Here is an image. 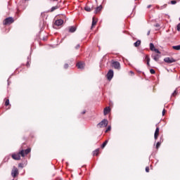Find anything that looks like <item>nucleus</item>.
<instances>
[{
  "instance_id": "25",
  "label": "nucleus",
  "mask_w": 180,
  "mask_h": 180,
  "mask_svg": "<svg viewBox=\"0 0 180 180\" xmlns=\"http://www.w3.org/2000/svg\"><path fill=\"white\" fill-rule=\"evenodd\" d=\"M172 49H174V50H180V45L173 46Z\"/></svg>"
},
{
  "instance_id": "5",
  "label": "nucleus",
  "mask_w": 180,
  "mask_h": 180,
  "mask_svg": "<svg viewBox=\"0 0 180 180\" xmlns=\"http://www.w3.org/2000/svg\"><path fill=\"white\" fill-rule=\"evenodd\" d=\"M164 61L167 64H172V63H175L176 60H175L174 58L166 57L164 58Z\"/></svg>"
},
{
  "instance_id": "13",
  "label": "nucleus",
  "mask_w": 180,
  "mask_h": 180,
  "mask_svg": "<svg viewBox=\"0 0 180 180\" xmlns=\"http://www.w3.org/2000/svg\"><path fill=\"white\" fill-rule=\"evenodd\" d=\"M110 112V107L105 108L103 110L104 116H106V115H108V113H109Z\"/></svg>"
},
{
  "instance_id": "1",
  "label": "nucleus",
  "mask_w": 180,
  "mask_h": 180,
  "mask_svg": "<svg viewBox=\"0 0 180 180\" xmlns=\"http://www.w3.org/2000/svg\"><path fill=\"white\" fill-rule=\"evenodd\" d=\"M20 155H21V157H25V150H21L17 153H13L11 155V157H12L13 160H15V161H19V160H20Z\"/></svg>"
},
{
  "instance_id": "46",
  "label": "nucleus",
  "mask_w": 180,
  "mask_h": 180,
  "mask_svg": "<svg viewBox=\"0 0 180 180\" xmlns=\"http://www.w3.org/2000/svg\"><path fill=\"white\" fill-rule=\"evenodd\" d=\"M8 85H9V79L7 80Z\"/></svg>"
},
{
  "instance_id": "33",
  "label": "nucleus",
  "mask_w": 180,
  "mask_h": 180,
  "mask_svg": "<svg viewBox=\"0 0 180 180\" xmlns=\"http://www.w3.org/2000/svg\"><path fill=\"white\" fill-rule=\"evenodd\" d=\"M68 67H69L68 64L65 63V64L64 65V69H65V70H67V68H68Z\"/></svg>"
},
{
  "instance_id": "36",
  "label": "nucleus",
  "mask_w": 180,
  "mask_h": 180,
  "mask_svg": "<svg viewBox=\"0 0 180 180\" xmlns=\"http://www.w3.org/2000/svg\"><path fill=\"white\" fill-rule=\"evenodd\" d=\"M79 47H81V45L77 44V45L75 46L76 50H78V49H79Z\"/></svg>"
},
{
  "instance_id": "30",
  "label": "nucleus",
  "mask_w": 180,
  "mask_h": 180,
  "mask_svg": "<svg viewBox=\"0 0 180 180\" xmlns=\"http://www.w3.org/2000/svg\"><path fill=\"white\" fill-rule=\"evenodd\" d=\"M9 105V99H6L5 102V106Z\"/></svg>"
},
{
  "instance_id": "19",
  "label": "nucleus",
  "mask_w": 180,
  "mask_h": 180,
  "mask_svg": "<svg viewBox=\"0 0 180 180\" xmlns=\"http://www.w3.org/2000/svg\"><path fill=\"white\" fill-rule=\"evenodd\" d=\"M96 23H98V20H95V17H93L92 24H91L92 27H94V26H95V25H96Z\"/></svg>"
},
{
  "instance_id": "14",
  "label": "nucleus",
  "mask_w": 180,
  "mask_h": 180,
  "mask_svg": "<svg viewBox=\"0 0 180 180\" xmlns=\"http://www.w3.org/2000/svg\"><path fill=\"white\" fill-rule=\"evenodd\" d=\"M102 5H100L99 6L96 7L94 13H98V12H101L102 11Z\"/></svg>"
},
{
  "instance_id": "8",
  "label": "nucleus",
  "mask_w": 180,
  "mask_h": 180,
  "mask_svg": "<svg viewBox=\"0 0 180 180\" xmlns=\"http://www.w3.org/2000/svg\"><path fill=\"white\" fill-rule=\"evenodd\" d=\"M151 57L154 60V61H156L157 63H158V61H160V58L161 56L158 54H152Z\"/></svg>"
},
{
  "instance_id": "40",
  "label": "nucleus",
  "mask_w": 180,
  "mask_h": 180,
  "mask_svg": "<svg viewBox=\"0 0 180 180\" xmlns=\"http://www.w3.org/2000/svg\"><path fill=\"white\" fill-rule=\"evenodd\" d=\"M165 112H166L165 109H163L162 112V116H164V115H165Z\"/></svg>"
},
{
  "instance_id": "15",
  "label": "nucleus",
  "mask_w": 180,
  "mask_h": 180,
  "mask_svg": "<svg viewBox=\"0 0 180 180\" xmlns=\"http://www.w3.org/2000/svg\"><path fill=\"white\" fill-rule=\"evenodd\" d=\"M140 44H141V41L140 39H138L135 43H134V47H139L140 46Z\"/></svg>"
},
{
  "instance_id": "22",
  "label": "nucleus",
  "mask_w": 180,
  "mask_h": 180,
  "mask_svg": "<svg viewBox=\"0 0 180 180\" xmlns=\"http://www.w3.org/2000/svg\"><path fill=\"white\" fill-rule=\"evenodd\" d=\"M98 154H99V148L96 149V150L93 152V155H98Z\"/></svg>"
},
{
  "instance_id": "7",
  "label": "nucleus",
  "mask_w": 180,
  "mask_h": 180,
  "mask_svg": "<svg viewBox=\"0 0 180 180\" xmlns=\"http://www.w3.org/2000/svg\"><path fill=\"white\" fill-rule=\"evenodd\" d=\"M112 67L115 68V70H120V63L118 61H114L112 62Z\"/></svg>"
},
{
  "instance_id": "35",
  "label": "nucleus",
  "mask_w": 180,
  "mask_h": 180,
  "mask_svg": "<svg viewBox=\"0 0 180 180\" xmlns=\"http://www.w3.org/2000/svg\"><path fill=\"white\" fill-rule=\"evenodd\" d=\"M177 30L178 32H180V23L177 25Z\"/></svg>"
},
{
  "instance_id": "38",
  "label": "nucleus",
  "mask_w": 180,
  "mask_h": 180,
  "mask_svg": "<svg viewBox=\"0 0 180 180\" xmlns=\"http://www.w3.org/2000/svg\"><path fill=\"white\" fill-rule=\"evenodd\" d=\"M18 167H19L20 168H23V164L20 163V164L18 165Z\"/></svg>"
},
{
  "instance_id": "9",
  "label": "nucleus",
  "mask_w": 180,
  "mask_h": 180,
  "mask_svg": "<svg viewBox=\"0 0 180 180\" xmlns=\"http://www.w3.org/2000/svg\"><path fill=\"white\" fill-rule=\"evenodd\" d=\"M76 67H77L79 70H84V67H85V65H84V63L79 62L76 64Z\"/></svg>"
},
{
  "instance_id": "4",
  "label": "nucleus",
  "mask_w": 180,
  "mask_h": 180,
  "mask_svg": "<svg viewBox=\"0 0 180 180\" xmlns=\"http://www.w3.org/2000/svg\"><path fill=\"white\" fill-rule=\"evenodd\" d=\"M19 175V170L18 169V167H13L12 171H11V176L13 178H16Z\"/></svg>"
},
{
  "instance_id": "24",
  "label": "nucleus",
  "mask_w": 180,
  "mask_h": 180,
  "mask_svg": "<svg viewBox=\"0 0 180 180\" xmlns=\"http://www.w3.org/2000/svg\"><path fill=\"white\" fill-rule=\"evenodd\" d=\"M108 141L106 140L102 145H101V148H105L106 147V145L108 144Z\"/></svg>"
},
{
  "instance_id": "3",
  "label": "nucleus",
  "mask_w": 180,
  "mask_h": 180,
  "mask_svg": "<svg viewBox=\"0 0 180 180\" xmlns=\"http://www.w3.org/2000/svg\"><path fill=\"white\" fill-rule=\"evenodd\" d=\"M15 22V20H13V18L12 17H8L6 19H4L3 22V25H12Z\"/></svg>"
},
{
  "instance_id": "18",
  "label": "nucleus",
  "mask_w": 180,
  "mask_h": 180,
  "mask_svg": "<svg viewBox=\"0 0 180 180\" xmlns=\"http://www.w3.org/2000/svg\"><path fill=\"white\" fill-rule=\"evenodd\" d=\"M30 151H32V149L30 148L24 150V155H27V154H29Z\"/></svg>"
},
{
  "instance_id": "45",
  "label": "nucleus",
  "mask_w": 180,
  "mask_h": 180,
  "mask_svg": "<svg viewBox=\"0 0 180 180\" xmlns=\"http://www.w3.org/2000/svg\"><path fill=\"white\" fill-rule=\"evenodd\" d=\"M148 67H150V62H147Z\"/></svg>"
},
{
  "instance_id": "37",
  "label": "nucleus",
  "mask_w": 180,
  "mask_h": 180,
  "mask_svg": "<svg viewBox=\"0 0 180 180\" xmlns=\"http://www.w3.org/2000/svg\"><path fill=\"white\" fill-rule=\"evenodd\" d=\"M175 95H176V90H175L172 94V96H174Z\"/></svg>"
},
{
  "instance_id": "27",
  "label": "nucleus",
  "mask_w": 180,
  "mask_h": 180,
  "mask_svg": "<svg viewBox=\"0 0 180 180\" xmlns=\"http://www.w3.org/2000/svg\"><path fill=\"white\" fill-rule=\"evenodd\" d=\"M152 51H155V53H157L158 54H161V52L160 51V50L155 48Z\"/></svg>"
},
{
  "instance_id": "10",
  "label": "nucleus",
  "mask_w": 180,
  "mask_h": 180,
  "mask_svg": "<svg viewBox=\"0 0 180 180\" xmlns=\"http://www.w3.org/2000/svg\"><path fill=\"white\" fill-rule=\"evenodd\" d=\"M63 23H64V20H63V19L56 20L55 21L56 26H61Z\"/></svg>"
},
{
  "instance_id": "12",
  "label": "nucleus",
  "mask_w": 180,
  "mask_h": 180,
  "mask_svg": "<svg viewBox=\"0 0 180 180\" xmlns=\"http://www.w3.org/2000/svg\"><path fill=\"white\" fill-rule=\"evenodd\" d=\"M76 30H77V27H75V26L69 27V33H74L76 32Z\"/></svg>"
},
{
  "instance_id": "26",
  "label": "nucleus",
  "mask_w": 180,
  "mask_h": 180,
  "mask_svg": "<svg viewBox=\"0 0 180 180\" xmlns=\"http://www.w3.org/2000/svg\"><path fill=\"white\" fill-rule=\"evenodd\" d=\"M112 130V127L109 125L108 128L105 129V133H108V131H110Z\"/></svg>"
},
{
  "instance_id": "47",
  "label": "nucleus",
  "mask_w": 180,
  "mask_h": 180,
  "mask_svg": "<svg viewBox=\"0 0 180 180\" xmlns=\"http://www.w3.org/2000/svg\"><path fill=\"white\" fill-rule=\"evenodd\" d=\"M136 71H138V72H141V71H139V70H136Z\"/></svg>"
},
{
  "instance_id": "29",
  "label": "nucleus",
  "mask_w": 180,
  "mask_h": 180,
  "mask_svg": "<svg viewBox=\"0 0 180 180\" xmlns=\"http://www.w3.org/2000/svg\"><path fill=\"white\" fill-rule=\"evenodd\" d=\"M160 146H161V142H158V143H156V148H157V149L160 148Z\"/></svg>"
},
{
  "instance_id": "43",
  "label": "nucleus",
  "mask_w": 180,
  "mask_h": 180,
  "mask_svg": "<svg viewBox=\"0 0 180 180\" xmlns=\"http://www.w3.org/2000/svg\"><path fill=\"white\" fill-rule=\"evenodd\" d=\"M150 30H149L148 32V33H147V36H150Z\"/></svg>"
},
{
  "instance_id": "41",
  "label": "nucleus",
  "mask_w": 180,
  "mask_h": 180,
  "mask_svg": "<svg viewBox=\"0 0 180 180\" xmlns=\"http://www.w3.org/2000/svg\"><path fill=\"white\" fill-rule=\"evenodd\" d=\"M129 72H130V74H131L132 75H134V72H133V71L131 70Z\"/></svg>"
},
{
  "instance_id": "16",
  "label": "nucleus",
  "mask_w": 180,
  "mask_h": 180,
  "mask_svg": "<svg viewBox=\"0 0 180 180\" xmlns=\"http://www.w3.org/2000/svg\"><path fill=\"white\" fill-rule=\"evenodd\" d=\"M167 4H164L163 6H157V9H158L159 11H161L162 9H165V8H167Z\"/></svg>"
},
{
  "instance_id": "32",
  "label": "nucleus",
  "mask_w": 180,
  "mask_h": 180,
  "mask_svg": "<svg viewBox=\"0 0 180 180\" xmlns=\"http://www.w3.org/2000/svg\"><path fill=\"white\" fill-rule=\"evenodd\" d=\"M171 4H172V5H175L176 4V1L172 0V1H171Z\"/></svg>"
},
{
  "instance_id": "31",
  "label": "nucleus",
  "mask_w": 180,
  "mask_h": 180,
  "mask_svg": "<svg viewBox=\"0 0 180 180\" xmlns=\"http://www.w3.org/2000/svg\"><path fill=\"white\" fill-rule=\"evenodd\" d=\"M150 74H155V70L154 69H150Z\"/></svg>"
},
{
  "instance_id": "6",
  "label": "nucleus",
  "mask_w": 180,
  "mask_h": 180,
  "mask_svg": "<svg viewBox=\"0 0 180 180\" xmlns=\"http://www.w3.org/2000/svg\"><path fill=\"white\" fill-rule=\"evenodd\" d=\"M113 75H114L113 70L110 69L107 73V79H108V81L112 80V78H113Z\"/></svg>"
},
{
  "instance_id": "2",
  "label": "nucleus",
  "mask_w": 180,
  "mask_h": 180,
  "mask_svg": "<svg viewBox=\"0 0 180 180\" xmlns=\"http://www.w3.org/2000/svg\"><path fill=\"white\" fill-rule=\"evenodd\" d=\"M109 123V121L106 119H103L101 122H100L97 124V127H99L100 129H102V127H108V124Z\"/></svg>"
},
{
  "instance_id": "44",
  "label": "nucleus",
  "mask_w": 180,
  "mask_h": 180,
  "mask_svg": "<svg viewBox=\"0 0 180 180\" xmlns=\"http://www.w3.org/2000/svg\"><path fill=\"white\" fill-rule=\"evenodd\" d=\"M150 7H151V5H148V6H147L148 9H150Z\"/></svg>"
},
{
  "instance_id": "21",
  "label": "nucleus",
  "mask_w": 180,
  "mask_h": 180,
  "mask_svg": "<svg viewBox=\"0 0 180 180\" xmlns=\"http://www.w3.org/2000/svg\"><path fill=\"white\" fill-rule=\"evenodd\" d=\"M155 49V46H154V44L150 43V49L151 51H154V49Z\"/></svg>"
},
{
  "instance_id": "39",
  "label": "nucleus",
  "mask_w": 180,
  "mask_h": 180,
  "mask_svg": "<svg viewBox=\"0 0 180 180\" xmlns=\"http://www.w3.org/2000/svg\"><path fill=\"white\" fill-rule=\"evenodd\" d=\"M155 27H160V25L158 23H156L154 25Z\"/></svg>"
},
{
  "instance_id": "28",
  "label": "nucleus",
  "mask_w": 180,
  "mask_h": 180,
  "mask_svg": "<svg viewBox=\"0 0 180 180\" xmlns=\"http://www.w3.org/2000/svg\"><path fill=\"white\" fill-rule=\"evenodd\" d=\"M145 58L146 59L147 63H150V56L148 55H146Z\"/></svg>"
},
{
  "instance_id": "17",
  "label": "nucleus",
  "mask_w": 180,
  "mask_h": 180,
  "mask_svg": "<svg viewBox=\"0 0 180 180\" xmlns=\"http://www.w3.org/2000/svg\"><path fill=\"white\" fill-rule=\"evenodd\" d=\"M93 8L89 7V6H86L84 7V11H86V12H91Z\"/></svg>"
},
{
  "instance_id": "34",
  "label": "nucleus",
  "mask_w": 180,
  "mask_h": 180,
  "mask_svg": "<svg viewBox=\"0 0 180 180\" xmlns=\"http://www.w3.org/2000/svg\"><path fill=\"white\" fill-rule=\"evenodd\" d=\"M146 172H150V167H146Z\"/></svg>"
},
{
  "instance_id": "42",
  "label": "nucleus",
  "mask_w": 180,
  "mask_h": 180,
  "mask_svg": "<svg viewBox=\"0 0 180 180\" xmlns=\"http://www.w3.org/2000/svg\"><path fill=\"white\" fill-rule=\"evenodd\" d=\"M86 112V111L84 110L83 112H82V115H85Z\"/></svg>"
},
{
  "instance_id": "23",
  "label": "nucleus",
  "mask_w": 180,
  "mask_h": 180,
  "mask_svg": "<svg viewBox=\"0 0 180 180\" xmlns=\"http://www.w3.org/2000/svg\"><path fill=\"white\" fill-rule=\"evenodd\" d=\"M27 60H27L26 66L27 68H29V67H30V63H30V56L27 57Z\"/></svg>"
},
{
  "instance_id": "20",
  "label": "nucleus",
  "mask_w": 180,
  "mask_h": 180,
  "mask_svg": "<svg viewBox=\"0 0 180 180\" xmlns=\"http://www.w3.org/2000/svg\"><path fill=\"white\" fill-rule=\"evenodd\" d=\"M56 9H58V6H55L51 7L50 12H54V11H56Z\"/></svg>"
},
{
  "instance_id": "11",
  "label": "nucleus",
  "mask_w": 180,
  "mask_h": 180,
  "mask_svg": "<svg viewBox=\"0 0 180 180\" xmlns=\"http://www.w3.org/2000/svg\"><path fill=\"white\" fill-rule=\"evenodd\" d=\"M158 134H160V128L157 127L155 131V134H154L155 140H157V139H158Z\"/></svg>"
}]
</instances>
